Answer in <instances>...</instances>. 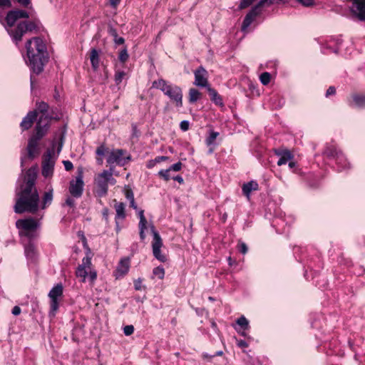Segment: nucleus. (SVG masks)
<instances>
[{"instance_id":"f257e3e1","label":"nucleus","mask_w":365,"mask_h":365,"mask_svg":"<svg viewBox=\"0 0 365 365\" xmlns=\"http://www.w3.org/2000/svg\"><path fill=\"white\" fill-rule=\"evenodd\" d=\"M36 173L35 170L29 169L25 176V183L16 193L17 199L14 205V212L35 213L39 208V195L35 186Z\"/></svg>"},{"instance_id":"f03ea898","label":"nucleus","mask_w":365,"mask_h":365,"mask_svg":"<svg viewBox=\"0 0 365 365\" xmlns=\"http://www.w3.org/2000/svg\"><path fill=\"white\" fill-rule=\"evenodd\" d=\"M26 63L34 73L39 74L48 58L45 43L41 38L34 37L26 42Z\"/></svg>"},{"instance_id":"7ed1b4c3","label":"nucleus","mask_w":365,"mask_h":365,"mask_svg":"<svg viewBox=\"0 0 365 365\" xmlns=\"http://www.w3.org/2000/svg\"><path fill=\"white\" fill-rule=\"evenodd\" d=\"M29 17V14L27 11L20 9L10 11L6 15L7 31L16 43L21 41L22 36L27 31H32L36 29V24L34 21H22L16 27L13 28L18 19H28Z\"/></svg>"},{"instance_id":"20e7f679","label":"nucleus","mask_w":365,"mask_h":365,"mask_svg":"<svg viewBox=\"0 0 365 365\" xmlns=\"http://www.w3.org/2000/svg\"><path fill=\"white\" fill-rule=\"evenodd\" d=\"M48 130V120L41 117L37 122L35 134L29 139L27 145L28 158L34 159L39 154L38 141L46 135Z\"/></svg>"},{"instance_id":"39448f33","label":"nucleus","mask_w":365,"mask_h":365,"mask_svg":"<svg viewBox=\"0 0 365 365\" xmlns=\"http://www.w3.org/2000/svg\"><path fill=\"white\" fill-rule=\"evenodd\" d=\"M153 87L160 90L177 107L182 106V91L180 86L160 78L153 81Z\"/></svg>"},{"instance_id":"423d86ee","label":"nucleus","mask_w":365,"mask_h":365,"mask_svg":"<svg viewBox=\"0 0 365 365\" xmlns=\"http://www.w3.org/2000/svg\"><path fill=\"white\" fill-rule=\"evenodd\" d=\"M41 215L39 219L29 217L26 219H20L16 222V227L19 230V235L21 237H26L29 240H31L37 237L36 230L39 227L41 223L40 220L43 217Z\"/></svg>"},{"instance_id":"0eeeda50","label":"nucleus","mask_w":365,"mask_h":365,"mask_svg":"<svg viewBox=\"0 0 365 365\" xmlns=\"http://www.w3.org/2000/svg\"><path fill=\"white\" fill-rule=\"evenodd\" d=\"M113 168H110L109 170H104L95 177L94 183L98 196H105L108 192V185L116 183V180L113 177Z\"/></svg>"},{"instance_id":"6e6552de","label":"nucleus","mask_w":365,"mask_h":365,"mask_svg":"<svg viewBox=\"0 0 365 365\" xmlns=\"http://www.w3.org/2000/svg\"><path fill=\"white\" fill-rule=\"evenodd\" d=\"M84 182L83 173L81 170L78 171L75 179L70 181L68 191L71 197L79 198L83 192Z\"/></svg>"},{"instance_id":"1a4fd4ad","label":"nucleus","mask_w":365,"mask_h":365,"mask_svg":"<svg viewBox=\"0 0 365 365\" xmlns=\"http://www.w3.org/2000/svg\"><path fill=\"white\" fill-rule=\"evenodd\" d=\"M63 288L62 284H57L53 287L48 293L50 302V314L53 317L55 316L56 311L58 309L59 298L63 295Z\"/></svg>"},{"instance_id":"9d476101","label":"nucleus","mask_w":365,"mask_h":365,"mask_svg":"<svg viewBox=\"0 0 365 365\" xmlns=\"http://www.w3.org/2000/svg\"><path fill=\"white\" fill-rule=\"evenodd\" d=\"M265 3L271 4L273 2L270 0H260V1L245 16L242 25V30L243 31H245L248 29L255 19L261 13L262 7Z\"/></svg>"},{"instance_id":"9b49d317","label":"nucleus","mask_w":365,"mask_h":365,"mask_svg":"<svg viewBox=\"0 0 365 365\" xmlns=\"http://www.w3.org/2000/svg\"><path fill=\"white\" fill-rule=\"evenodd\" d=\"M150 231L153 235V240L152 242V249L154 257L160 262H165L166 257L161 253L160 248L163 246L162 239L159 233L156 231L154 225L150 226Z\"/></svg>"},{"instance_id":"f8f14e48","label":"nucleus","mask_w":365,"mask_h":365,"mask_svg":"<svg viewBox=\"0 0 365 365\" xmlns=\"http://www.w3.org/2000/svg\"><path fill=\"white\" fill-rule=\"evenodd\" d=\"M125 150L123 149H115L110 151L107 158V163L109 165L117 164L123 166L130 160V156L125 155Z\"/></svg>"},{"instance_id":"ddd939ff","label":"nucleus","mask_w":365,"mask_h":365,"mask_svg":"<svg viewBox=\"0 0 365 365\" xmlns=\"http://www.w3.org/2000/svg\"><path fill=\"white\" fill-rule=\"evenodd\" d=\"M324 154L329 158H336V163L343 169L349 168V163L340 150H338L334 145H327Z\"/></svg>"},{"instance_id":"4468645a","label":"nucleus","mask_w":365,"mask_h":365,"mask_svg":"<svg viewBox=\"0 0 365 365\" xmlns=\"http://www.w3.org/2000/svg\"><path fill=\"white\" fill-rule=\"evenodd\" d=\"M91 264H92L91 250L89 248H88L86 257L83 258L82 263L78 266L76 270V277L81 278L82 282H86Z\"/></svg>"},{"instance_id":"2eb2a0df","label":"nucleus","mask_w":365,"mask_h":365,"mask_svg":"<svg viewBox=\"0 0 365 365\" xmlns=\"http://www.w3.org/2000/svg\"><path fill=\"white\" fill-rule=\"evenodd\" d=\"M55 161L52 156V152L48 150L43 157L42 175L47 178L52 176L53 173Z\"/></svg>"},{"instance_id":"dca6fc26","label":"nucleus","mask_w":365,"mask_h":365,"mask_svg":"<svg viewBox=\"0 0 365 365\" xmlns=\"http://www.w3.org/2000/svg\"><path fill=\"white\" fill-rule=\"evenodd\" d=\"M195 81L194 85L198 87L207 88L209 87L207 80V71L202 66H200L194 71Z\"/></svg>"},{"instance_id":"f3484780","label":"nucleus","mask_w":365,"mask_h":365,"mask_svg":"<svg viewBox=\"0 0 365 365\" xmlns=\"http://www.w3.org/2000/svg\"><path fill=\"white\" fill-rule=\"evenodd\" d=\"M352 1L351 12L360 21H365V0H351Z\"/></svg>"},{"instance_id":"a211bd4d","label":"nucleus","mask_w":365,"mask_h":365,"mask_svg":"<svg viewBox=\"0 0 365 365\" xmlns=\"http://www.w3.org/2000/svg\"><path fill=\"white\" fill-rule=\"evenodd\" d=\"M130 268V259L129 258H123L119 262L115 272V275L117 278L123 277L127 274Z\"/></svg>"},{"instance_id":"6ab92c4d","label":"nucleus","mask_w":365,"mask_h":365,"mask_svg":"<svg viewBox=\"0 0 365 365\" xmlns=\"http://www.w3.org/2000/svg\"><path fill=\"white\" fill-rule=\"evenodd\" d=\"M37 117V111L33 110L28 113L26 117L24 118L23 120L21 123V127L23 130H28L30 128L34 120Z\"/></svg>"},{"instance_id":"aec40b11","label":"nucleus","mask_w":365,"mask_h":365,"mask_svg":"<svg viewBox=\"0 0 365 365\" xmlns=\"http://www.w3.org/2000/svg\"><path fill=\"white\" fill-rule=\"evenodd\" d=\"M259 185L255 180H251L247 183L243 184L242 187V192L246 197L250 200L252 191L258 190Z\"/></svg>"},{"instance_id":"412c9836","label":"nucleus","mask_w":365,"mask_h":365,"mask_svg":"<svg viewBox=\"0 0 365 365\" xmlns=\"http://www.w3.org/2000/svg\"><path fill=\"white\" fill-rule=\"evenodd\" d=\"M53 197V190L52 188H49L46 192H44L41 203L40 205V208L41 210H45L47 207H48L52 201Z\"/></svg>"},{"instance_id":"4be33fe9","label":"nucleus","mask_w":365,"mask_h":365,"mask_svg":"<svg viewBox=\"0 0 365 365\" xmlns=\"http://www.w3.org/2000/svg\"><path fill=\"white\" fill-rule=\"evenodd\" d=\"M25 255L28 260L34 262L37 257V252L34 245L29 242L24 247Z\"/></svg>"},{"instance_id":"5701e85b","label":"nucleus","mask_w":365,"mask_h":365,"mask_svg":"<svg viewBox=\"0 0 365 365\" xmlns=\"http://www.w3.org/2000/svg\"><path fill=\"white\" fill-rule=\"evenodd\" d=\"M100 53L101 51L96 50V48H92L90 52V60L91 66L95 71L97 70L99 67Z\"/></svg>"},{"instance_id":"b1692460","label":"nucleus","mask_w":365,"mask_h":365,"mask_svg":"<svg viewBox=\"0 0 365 365\" xmlns=\"http://www.w3.org/2000/svg\"><path fill=\"white\" fill-rule=\"evenodd\" d=\"M207 90L209 93L211 101H213L216 105L222 106L223 101L221 96L218 94V93L214 88L210 86L207 87Z\"/></svg>"},{"instance_id":"393cba45","label":"nucleus","mask_w":365,"mask_h":365,"mask_svg":"<svg viewBox=\"0 0 365 365\" xmlns=\"http://www.w3.org/2000/svg\"><path fill=\"white\" fill-rule=\"evenodd\" d=\"M36 108L41 113L38 120L43 116L45 118H47L48 120V125H49L51 118H49L48 115L46 114L48 109V105L43 101L38 102L36 103Z\"/></svg>"},{"instance_id":"a878e982","label":"nucleus","mask_w":365,"mask_h":365,"mask_svg":"<svg viewBox=\"0 0 365 365\" xmlns=\"http://www.w3.org/2000/svg\"><path fill=\"white\" fill-rule=\"evenodd\" d=\"M351 98L354 106L359 108L365 107V94H354Z\"/></svg>"},{"instance_id":"bb28decb","label":"nucleus","mask_w":365,"mask_h":365,"mask_svg":"<svg viewBox=\"0 0 365 365\" xmlns=\"http://www.w3.org/2000/svg\"><path fill=\"white\" fill-rule=\"evenodd\" d=\"M278 155L280 156L279 159L277 161V165L279 166L285 165L289 160H290L293 158V155L289 150H286L281 153H278Z\"/></svg>"},{"instance_id":"cd10ccee","label":"nucleus","mask_w":365,"mask_h":365,"mask_svg":"<svg viewBox=\"0 0 365 365\" xmlns=\"http://www.w3.org/2000/svg\"><path fill=\"white\" fill-rule=\"evenodd\" d=\"M116 212V218L124 219L125 214V205L123 202H116L115 205Z\"/></svg>"},{"instance_id":"c85d7f7f","label":"nucleus","mask_w":365,"mask_h":365,"mask_svg":"<svg viewBox=\"0 0 365 365\" xmlns=\"http://www.w3.org/2000/svg\"><path fill=\"white\" fill-rule=\"evenodd\" d=\"M108 33L110 34V36H112L113 37V41H114L115 43L118 44V45L124 43V42H125L124 38L123 37H118V32L115 29H114L112 26L109 27Z\"/></svg>"},{"instance_id":"c756f323","label":"nucleus","mask_w":365,"mask_h":365,"mask_svg":"<svg viewBox=\"0 0 365 365\" xmlns=\"http://www.w3.org/2000/svg\"><path fill=\"white\" fill-rule=\"evenodd\" d=\"M201 97V93L195 88H190L189 91V102L193 103Z\"/></svg>"},{"instance_id":"7c9ffc66","label":"nucleus","mask_w":365,"mask_h":365,"mask_svg":"<svg viewBox=\"0 0 365 365\" xmlns=\"http://www.w3.org/2000/svg\"><path fill=\"white\" fill-rule=\"evenodd\" d=\"M153 274L155 277H157L160 279H163L165 276V269L163 267H157L153 269Z\"/></svg>"},{"instance_id":"2f4dec72","label":"nucleus","mask_w":365,"mask_h":365,"mask_svg":"<svg viewBox=\"0 0 365 365\" xmlns=\"http://www.w3.org/2000/svg\"><path fill=\"white\" fill-rule=\"evenodd\" d=\"M237 324L240 326L243 330H246L249 327V322L244 316H241L237 319Z\"/></svg>"},{"instance_id":"473e14b6","label":"nucleus","mask_w":365,"mask_h":365,"mask_svg":"<svg viewBox=\"0 0 365 365\" xmlns=\"http://www.w3.org/2000/svg\"><path fill=\"white\" fill-rule=\"evenodd\" d=\"M259 79L261 83L266 86L270 82L271 75L268 72H264L260 75Z\"/></svg>"},{"instance_id":"72a5a7b5","label":"nucleus","mask_w":365,"mask_h":365,"mask_svg":"<svg viewBox=\"0 0 365 365\" xmlns=\"http://www.w3.org/2000/svg\"><path fill=\"white\" fill-rule=\"evenodd\" d=\"M218 135H219V133H217V132H215V131L210 132V135L206 139V144L207 145H212Z\"/></svg>"},{"instance_id":"f704fd0d","label":"nucleus","mask_w":365,"mask_h":365,"mask_svg":"<svg viewBox=\"0 0 365 365\" xmlns=\"http://www.w3.org/2000/svg\"><path fill=\"white\" fill-rule=\"evenodd\" d=\"M169 168L166 170H161L158 172V175L164 180L168 181L170 179Z\"/></svg>"},{"instance_id":"c9c22d12","label":"nucleus","mask_w":365,"mask_h":365,"mask_svg":"<svg viewBox=\"0 0 365 365\" xmlns=\"http://www.w3.org/2000/svg\"><path fill=\"white\" fill-rule=\"evenodd\" d=\"M125 76V73L124 71H117L115 74V82L117 85L120 84L122 82V80Z\"/></svg>"},{"instance_id":"e433bc0d","label":"nucleus","mask_w":365,"mask_h":365,"mask_svg":"<svg viewBox=\"0 0 365 365\" xmlns=\"http://www.w3.org/2000/svg\"><path fill=\"white\" fill-rule=\"evenodd\" d=\"M87 277H88L91 284H93L97 278V272L91 267Z\"/></svg>"},{"instance_id":"4c0bfd02","label":"nucleus","mask_w":365,"mask_h":365,"mask_svg":"<svg viewBox=\"0 0 365 365\" xmlns=\"http://www.w3.org/2000/svg\"><path fill=\"white\" fill-rule=\"evenodd\" d=\"M128 57L129 56L126 48H123L120 51L118 58L121 62H125L128 60Z\"/></svg>"},{"instance_id":"58836bf2","label":"nucleus","mask_w":365,"mask_h":365,"mask_svg":"<svg viewBox=\"0 0 365 365\" xmlns=\"http://www.w3.org/2000/svg\"><path fill=\"white\" fill-rule=\"evenodd\" d=\"M107 150V148H106L104 145H101L97 148L96 153L98 156L103 157L106 154Z\"/></svg>"},{"instance_id":"ea45409f","label":"nucleus","mask_w":365,"mask_h":365,"mask_svg":"<svg viewBox=\"0 0 365 365\" xmlns=\"http://www.w3.org/2000/svg\"><path fill=\"white\" fill-rule=\"evenodd\" d=\"M134 332V327L133 325H127L123 328V333L125 336H130Z\"/></svg>"},{"instance_id":"a19ab883","label":"nucleus","mask_w":365,"mask_h":365,"mask_svg":"<svg viewBox=\"0 0 365 365\" xmlns=\"http://www.w3.org/2000/svg\"><path fill=\"white\" fill-rule=\"evenodd\" d=\"M255 0H242L240 4V9H243L250 6Z\"/></svg>"},{"instance_id":"79ce46f5","label":"nucleus","mask_w":365,"mask_h":365,"mask_svg":"<svg viewBox=\"0 0 365 365\" xmlns=\"http://www.w3.org/2000/svg\"><path fill=\"white\" fill-rule=\"evenodd\" d=\"M182 163L178 162V163L172 165L169 168V170H170V171L173 170V171L178 172L182 169Z\"/></svg>"},{"instance_id":"37998d69","label":"nucleus","mask_w":365,"mask_h":365,"mask_svg":"<svg viewBox=\"0 0 365 365\" xmlns=\"http://www.w3.org/2000/svg\"><path fill=\"white\" fill-rule=\"evenodd\" d=\"M190 123L188 120H182L180 123V128L182 131H187L189 129Z\"/></svg>"},{"instance_id":"c03bdc74","label":"nucleus","mask_w":365,"mask_h":365,"mask_svg":"<svg viewBox=\"0 0 365 365\" xmlns=\"http://www.w3.org/2000/svg\"><path fill=\"white\" fill-rule=\"evenodd\" d=\"M304 6H310L314 4V0H297Z\"/></svg>"},{"instance_id":"a18cd8bd","label":"nucleus","mask_w":365,"mask_h":365,"mask_svg":"<svg viewBox=\"0 0 365 365\" xmlns=\"http://www.w3.org/2000/svg\"><path fill=\"white\" fill-rule=\"evenodd\" d=\"M125 197L129 201L134 200V195L130 189L125 190Z\"/></svg>"},{"instance_id":"49530a36","label":"nucleus","mask_w":365,"mask_h":365,"mask_svg":"<svg viewBox=\"0 0 365 365\" xmlns=\"http://www.w3.org/2000/svg\"><path fill=\"white\" fill-rule=\"evenodd\" d=\"M239 250L242 254H244V255L246 254L247 252V247L246 244L244 242H240L239 244Z\"/></svg>"},{"instance_id":"de8ad7c7","label":"nucleus","mask_w":365,"mask_h":365,"mask_svg":"<svg viewBox=\"0 0 365 365\" xmlns=\"http://www.w3.org/2000/svg\"><path fill=\"white\" fill-rule=\"evenodd\" d=\"M63 163L66 170L69 171L73 169V165L71 161L64 160Z\"/></svg>"},{"instance_id":"09e8293b","label":"nucleus","mask_w":365,"mask_h":365,"mask_svg":"<svg viewBox=\"0 0 365 365\" xmlns=\"http://www.w3.org/2000/svg\"><path fill=\"white\" fill-rule=\"evenodd\" d=\"M134 287L136 290H140L142 287V280L140 279L135 280Z\"/></svg>"},{"instance_id":"8fccbe9b","label":"nucleus","mask_w":365,"mask_h":365,"mask_svg":"<svg viewBox=\"0 0 365 365\" xmlns=\"http://www.w3.org/2000/svg\"><path fill=\"white\" fill-rule=\"evenodd\" d=\"M66 205L71 207H73L75 205V201L71 197H68L67 199L66 200Z\"/></svg>"},{"instance_id":"3c124183","label":"nucleus","mask_w":365,"mask_h":365,"mask_svg":"<svg viewBox=\"0 0 365 365\" xmlns=\"http://www.w3.org/2000/svg\"><path fill=\"white\" fill-rule=\"evenodd\" d=\"M138 217H139V219H140V222H142V224H143V222L146 221V218H145V217L144 215V211L143 210H138Z\"/></svg>"},{"instance_id":"603ef678","label":"nucleus","mask_w":365,"mask_h":365,"mask_svg":"<svg viewBox=\"0 0 365 365\" xmlns=\"http://www.w3.org/2000/svg\"><path fill=\"white\" fill-rule=\"evenodd\" d=\"M336 93V88L334 86H330L327 89L326 92V96L328 97L329 96L334 95Z\"/></svg>"},{"instance_id":"864d4df0","label":"nucleus","mask_w":365,"mask_h":365,"mask_svg":"<svg viewBox=\"0 0 365 365\" xmlns=\"http://www.w3.org/2000/svg\"><path fill=\"white\" fill-rule=\"evenodd\" d=\"M11 6L10 0H0V6L10 7Z\"/></svg>"},{"instance_id":"5fc2aeb1","label":"nucleus","mask_w":365,"mask_h":365,"mask_svg":"<svg viewBox=\"0 0 365 365\" xmlns=\"http://www.w3.org/2000/svg\"><path fill=\"white\" fill-rule=\"evenodd\" d=\"M168 159L169 158L167 156H158L155 158V162H157V163H159L162 161L168 160Z\"/></svg>"},{"instance_id":"6e6d98bb","label":"nucleus","mask_w":365,"mask_h":365,"mask_svg":"<svg viewBox=\"0 0 365 365\" xmlns=\"http://www.w3.org/2000/svg\"><path fill=\"white\" fill-rule=\"evenodd\" d=\"M21 313V308L18 306H15L12 309V314L15 316H17L20 314Z\"/></svg>"},{"instance_id":"4d7b16f0","label":"nucleus","mask_w":365,"mask_h":365,"mask_svg":"<svg viewBox=\"0 0 365 365\" xmlns=\"http://www.w3.org/2000/svg\"><path fill=\"white\" fill-rule=\"evenodd\" d=\"M63 138H64V133H63L60 137V142H59V145H58V152H60L63 147Z\"/></svg>"},{"instance_id":"13d9d810","label":"nucleus","mask_w":365,"mask_h":365,"mask_svg":"<svg viewBox=\"0 0 365 365\" xmlns=\"http://www.w3.org/2000/svg\"><path fill=\"white\" fill-rule=\"evenodd\" d=\"M237 345L238 346L241 347V348H246L248 346V344L247 343L244 341V340H240L237 341Z\"/></svg>"},{"instance_id":"bf43d9fd","label":"nucleus","mask_w":365,"mask_h":365,"mask_svg":"<svg viewBox=\"0 0 365 365\" xmlns=\"http://www.w3.org/2000/svg\"><path fill=\"white\" fill-rule=\"evenodd\" d=\"M23 6H27L30 4V0H16Z\"/></svg>"},{"instance_id":"052dcab7","label":"nucleus","mask_w":365,"mask_h":365,"mask_svg":"<svg viewBox=\"0 0 365 365\" xmlns=\"http://www.w3.org/2000/svg\"><path fill=\"white\" fill-rule=\"evenodd\" d=\"M173 179L174 180H176L177 182H178L180 184H182L184 182V180H183L182 177L180 175H177L175 177H173Z\"/></svg>"},{"instance_id":"680f3d73","label":"nucleus","mask_w":365,"mask_h":365,"mask_svg":"<svg viewBox=\"0 0 365 365\" xmlns=\"http://www.w3.org/2000/svg\"><path fill=\"white\" fill-rule=\"evenodd\" d=\"M147 220L145 222H143V225L142 222H139V230L145 231L147 229Z\"/></svg>"},{"instance_id":"e2e57ef3","label":"nucleus","mask_w":365,"mask_h":365,"mask_svg":"<svg viewBox=\"0 0 365 365\" xmlns=\"http://www.w3.org/2000/svg\"><path fill=\"white\" fill-rule=\"evenodd\" d=\"M157 163V162H155V160H150L148 163V165H147V167L148 168H151L155 166V165Z\"/></svg>"},{"instance_id":"0e129e2a","label":"nucleus","mask_w":365,"mask_h":365,"mask_svg":"<svg viewBox=\"0 0 365 365\" xmlns=\"http://www.w3.org/2000/svg\"><path fill=\"white\" fill-rule=\"evenodd\" d=\"M120 0H109L110 4L113 7H115L120 3Z\"/></svg>"},{"instance_id":"69168bd1","label":"nucleus","mask_w":365,"mask_h":365,"mask_svg":"<svg viewBox=\"0 0 365 365\" xmlns=\"http://www.w3.org/2000/svg\"><path fill=\"white\" fill-rule=\"evenodd\" d=\"M130 206L135 210H138V206L135 202V199L130 201Z\"/></svg>"},{"instance_id":"338daca9","label":"nucleus","mask_w":365,"mask_h":365,"mask_svg":"<svg viewBox=\"0 0 365 365\" xmlns=\"http://www.w3.org/2000/svg\"><path fill=\"white\" fill-rule=\"evenodd\" d=\"M140 237L142 241H143L145 239V231L140 230Z\"/></svg>"},{"instance_id":"774afa93","label":"nucleus","mask_w":365,"mask_h":365,"mask_svg":"<svg viewBox=\"0 0 365 365\" xmlns=\"http://www.w3.org/2000/svg\"><path fill=\"white\" fill-rule=\"evenodd\" d=\"M96 161H97V163H98V165H101L103 164V158H102V157H100V156L97 157V158H96Z\"/></svg>"}]
</instances>
